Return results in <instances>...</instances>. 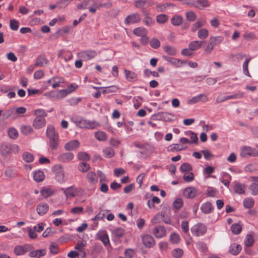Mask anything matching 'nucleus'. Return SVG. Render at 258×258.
Here are the masks:
<instances>
[{
	"label": "nucleus",
	"mask_w": 258,
	"mask_h": 258,
	"mask_svg": "<svg viewBox=\"0 0 258 258\" xmlns=\"http://www.w3.org/2000/svg\"><path fill=\"white\" fill-rule=\"evenodd\" d=\"M46 136L49 139V146L52 150L57 149L59 144L58 135L56 133L54 127L49 124L46 130Z\"/></svg>",
	"instance_id": "nucleus-1"
},
{
	"label": "nucleus",
	"mask_w": 258,
	"mask_h": 258,
	"mask_svg": "<svg viewBox=\"0 0 258 258\" xmlns=\"http://www.w3.org/2000/svg\"><path fill=\"white\" fill-rule=\"evenodd\" d=\"M76 124L81 128L94 129L100 126L99 123L95 121H90L84 118L76 119L74 121Z\"/></svg>",
	"instance_id": "nucleus-2"
},
{
	"label": "nucleus",
	"mask_w": 258,
	"mask_h": 258,
	"mask_svg": "<svg viewBox=\"0 0 258 258\" xmlns=\"http://www.w3.org/2000/svg\"><path fill=\"white\" fill-rule=\"evenodd\" d=\"M97 55V52L95 50L88 49L82 51L77 53V56L84 61H87L95 58Z\"/></svg>",
	"instance_id": "nucleus-3"
},
{
	"label": "nucleus",
	"mask_w": 258,
	"mask_h": 258,
	"mask_svg": "<svg viewBox=\"0 0 258 258\" xmlns=\"http://www.w3.org/2000/svg\"><path fill=\"white\" fill-rule=\"evenodd\" d=\"M33 249L34 247L33 246L29 244H25L16 246L14 251L16 255H22Z\"/></svg>",
	"instance_id": "nucleus-4"
},
{
	"label": "nucleus",
	"mask_w": 258,
	"mask_h": 258,
	"mask_svg": "<svg viewBox=\"0 0 258 258\" xmlns=\"http://www.w3.org/2000/svg\"><path fill=\"white\" fill-rule=\"evenodd\" d=\"M63 190V193L67 198H72L76 197L78 195H82L83 194V189L82 188H75L73 186H70L66 189H62Z\"/></svg>",
	"instance_id": "nucleus-5"
},
{
	"label": "nucleus",
	"mask_w": 258,
	"mask_h": 258,
	"mask_svg": "<svg viewBox=\"0 0 258 258\" xmlns=\"http://www.w3.org/2000/svg\"><path fill=\"white\" fill-rule=\"evenodd\" d=\"M240 156L244 158L248 156L256 157L258 156V151L249 146H243L241 149Z\"/></svg>",
	"instance_id": "nucleus-6"
},
{
	"label": "nucleus",
	"mask_w": 258,
	"mask_h": 258,
	"mask_svg": "<svg viewBox=\"0 0 258 258\" xmlns=\"http://www.w3.org/2000/svg\"><path fill=\"white\" fill-rule=\"evenodd\" d=\"M206 231L207 227L202 223L195 224L191 228L192 234L196 236L203 235L206 233Z\"/></svg>",
	"instance_id": "nucleus-7"
},
{
	"label": "nucleus",
	"mask_w": 258,
	"mask_h": 258,
	"mask_svg": "<svg viewBox=\"0 0 258 258\" xmlns=\"http://www.w3.org/2000/svg\"><path fill=\"white\" fill-rule=\"evenodd\" d=\"M96 239L100 240L105 246L110 244L108 236L106 230H100L96 234Z\"/></svg>",
	"instance_id": "nucleus-8"
},
{
	"label": "nucleus",
	"mask_w": 258,
	"mask_h": 258,
	"mask_svg": "<svg viewBox=\"0 0 258 258\" xmlns=\"http://www.w3.org/2000/svg\"><path fill=\"white\" fill-rule=\"evenodd\" d=\"M183 4L190 5L200 10L210 6V4L208 0H197L192 3L184 2Z\"/></svg>",
	"instance_id": "nucleus-9"
},
{
	"label": "nucleus",
	"mask_w": 258,
	"mask_h": 258,
	"mask_svg": "<svg viewBox=\"0 0 258 258\" xmlns=\"http://www.w3.org/2000/svg\"><path fill=\"white\" fill-rule=\"evenodd\" d=\"M74 158V155L71 152L62 153L57 156L58 161L62 163H69Z\"/></svg>",
	"instance_id": "nucleus-10"
},
{
	"label": "nucleus",
	"mask_w": 258,
	"mask_h": 258,
	"mask_svg": "<svg viewBox=\"0 0 258 258\" xmlns=\"http://www.w3.org/2000/svg\"><path fill=\"white\" fill-rule=\"evenodd\" d=\"M141 20V16L138 13H133L125 18L124 23L126 25L137 23L140 22Z\"/></svg>",
	"instance_id": "nucleus-11"
},
{
	"label": "nucleus",
	"mask_w": 258,
	"mask_h": 258,
	"mask_svg": "<svg viewBox=\"0 0 258 258\" xmlns=\"http://www.w3.org/2000/svg\"><path fill=\"white\" fill-rule=\"evenodd\" d=\"M153 233L157 238H161L166 235V230L163 226H157L153 230Z\"/></svg>",
	"instance_id": "nucleus-12"
},
{
	"label": "nucleus",
	"mask_w": 258,
	"mask_h": 258,
	"mask_svg": "<svg viewBox=\"0 0 258 258\" xmlns=\"http://www.w3.org/2000/svg\"><path fill=\"white\" fill-rule=\"evenodd\" d=\"M142 241L144 245L148 248L153 247L155 244L154 238L149 234L145 235L142 237Z\"/></svg>",
	"instance_id": "nucleus-13"
},
{
	"label": "nucleus",
	"mask_w": 258,
	"mask_h": 258,
	"mask_svg": "<svg viewBox=\"0 0 258 258\" xmlns=\"http://www.w3.org/2000/svg\"><path fill=\"white\" fill-rule=\"evenodd\" d=\"M80 146V143L78 140H71L67 142L64 146V149L68 151L75 150Z\"/></svg>",
	"instance_id": "nucleus-14"
},
{
	"label": "nucleus",
	"mask_w": 258,
	"mask_h": 258,
	"mask_svg": "<svg viewBox=\"0 0 258 258\" xmlns=\"http://www.w3.org/2000/svg\"><path fill=\"white\" fill-rule=\"evenodd\" d=\"M46 124V120L42 116H37L33 120V126L35 129H39Z\"/></svg>",
	"instance_id": "nucleus-15"
},
{
	"label": "nucleus",
	"mask_w": 258,
	"mask_h": 258,
	"mask_svg": "<svg viewBox=\"0 0 258 258\" xmlns=\"http://www.w3.org/2000/svg\"><path fill=\"white\" fill-rule=\"evenodd\" d=\"M48 64V60L44 55L38 56L36 60L34 67H43Z\"/></svg>",
	"instance_id": "nucleus-16"
},
{
	"label": "nucleus",
	"mask_w": 258,
	"mask_h": 258,
	"mask_svg": "<svg viewBox=\"0 0 258 258\" xmlns=\"http://www.w3.org/2000/svg\"><path fill=\"white\" fill-rule=\"evenodd\" d=\"M197 193L196 189L193 187H188L184 189L183 195L186 198L192 199L196 197Z\"/></svg>",
	"instance_id": "nucleus-17"
},
{
	"label": "nucleus",
	"mask_w": 258,
	"mask_h": 258,
	"mask_svg": "<svg viewBox=\"0 0 258 258\" xmlns=\"http://www.w3.org/2000/svg\"><path fill=\"white\" fill-rule=\"evenodd\" d=\"M134 6L136 8L140 9L142 10L151 6V4L148 0H138L135 2Z\"/></svg>",
	"instance_id": "nucleus-18"
},
{
	"label": "nucleus",
	"mask_w": 258,
	"mask_h": 258,
	"mask_svg": "<svg viewBox=\"0 0 258 258\" xmlns=\"http://www.w3.org/2000/svg\"><path fill=\"white\" fill-rule=\"evenodd\" d=\"M208 98L206 95L204 94H201L198 96L192 97L190 100L188 101L189 104H194L199 101L206 102L208 101Z\"/></svg>",
	"instance_id": "nucleus-19"
},
{
	"label": "nucleus",
	"mask_w": 258,
	"mask_h": 258,
	"mask_svg": "<svg viewBox=\"0 0 258 258\" xmlns=\"http://www.w3.org/2000/svg\"><path fill=\"white\" fill-rule=\"evenodd\" d=\"M49 209V206L45 203H41L39 204L36 208V211L40 216L45 214Z\"/></svg>",
	"instance_id": "nucleus-20"
},
{
	"label": "nucleus",
	"mask_w": 258,
	"mask_h": 258,
	"mask_svg": "<svg viewBox=\"0 0 258 258\" xmlns=\"http://www.w3.org/2000/svg\"><path fill=\"white\" fill-rule=\"evenodd\" d=\"M169 115H171V114H169L167 112H161L153 115L152 117L157 119H163L164 121H170L171 120V118H169Z\"/></svg>",
	"instance_id": "nucleus-21"
},
{
	"label": "nucleus",
	"mask_w": 258,
	"mask_h": 258,
	"mask_svg": "<svg viewBox=\"0 0 258 258\" xmlns=\"http://www.w3.org/2000/svg\"><path fill=\"white\" fill-rule=\"evenodd\" d=\"M76 89V87H74L73 89L69 90V89H65L59 90L56 95V99H62L66 97L68 94L72 93Z\"/></svg>",
	"instance_id": "nucleus-22"
},
{
	"label": "nucleus",
	"mask_w": 258,
	"mask_h": 258,
	"mask_svg": "<svg viewBox=\"0 0 258 258\" xmlns=\"http://www.w3.org/2000/svg\"><path fill=\"white\" fill-rule=\"evenodd\" d=\"M213 207L210 202H206L202 205L201 207V211L205 214H209L212 212Z\"/></svg>",
	"instance_id": "nucleus-23"
},
{
	"label": "nucleus",
	"mask_w": 258,
	"mask_h": 258,
	"mask_svg": "<svg viewBox=\"0 0 258 258\" xmlns=\"http://www.w3.org/2000/svg\"><path fill=\"white\" fill-rule=\"evenodd\" d=\"M133 33L137 36L143 37L147 36L148 31L144 27H138L134 30Z\"/></svg>",
	"instance_id": "nucleus-24"
},
{
	"label": "nucleus",
	"mask_w": 258,
	"mask_h": 258,
	"mask_svg": "<svg viewBox=\"0 0 258 258\" xmlns=\"http://www.w3.org/2000/svg\"><path fill=\"white\" fill-rule=\"evenodd\" d=\"M126 79L130 82H134L137 80V75L132 71L124 70Z\"/></svg>",
	"instance_id": "nucleus-25"
},
{
	"label": "nucleus",
	"mask_w": 258,
	"mask_h": 258,
	"mask_svg": "<svg viewBox=\"0 0 258 258\" xmlns=\"http://www.w3.org/2000/svg\"><path fill=\"white\" fill-rule=\"evenodd\" d=\"M241 250V246L240 244L233 243L230 245L229 251L234 255H237L239 253Z\"/></svg>",
	"instance_id": "nucleus-26"
},
{
	"label": "nucleus",
	"mask_w": 258,
	"mask_h": 258,
	"mask_svg": "<svg viewBox=\"0 0 258 258\" xmlns=\"http://www.w3.org/2000/svg\"><path fill=\"white\" fill-rule=\"evenodd\" d=\"M246 186L244 184L236 183L234 186L235 192L238 194H245Z\"/></svg>",
	"instance_id": "nucleus-27"
},
{
	"label": "nucleus",
	"mask_w": 258,
	"mask_h": 258,
	"mask_svg": "<svg viewBox=\"0 0 258 258\" xmlns=\"http://www.w3.org/2000/svg\"><path fill=\"white\" fill-rule=\"evenodd\" d=\"M164 51L168 55L175 56L177 53L176 48L172 46L165 45L163 46Z\"/></svg>",
	"instance_id": "nucleus-28"
},
{
	"label": "nucleus",
	"mask_w": 258,
	"mask_h": 258,
	"mask_svg": "<svg viewBox=\"0 0 258 258\" xmlns=\"http://www.w3.org/2000/svg\"><path fill=\"white\" fill-rule=\"evenodd\" d=\"M0 153L4 156H7L10 154V144H2L0 146Z\"/></svg>",
	"instance_id": "nucleus-29"
},
{
	"label": "nucleus",
	"mask_w": 258,
	"mask_h": 258,
	"mask_svg": "<svg viewBox=\"0 0 258 258\" xmlns=\"http://www.w3.org/2000/svg\"><path fill=\"white\" fill-rule=\"evenodd\" d=\"M91 4V5L88 7L89 12L92 14H95L97 10L100 9L99 3L98 1L92 0Z\"/></svg>",
	"instance_id": "nucleus-30"
},
{
	"label": "nucleus",
	"mask_w": 258,
	"mask_h": 258,
	"mask_svg": "<svg viewBox=\"0 0 258 258\" xmlns=\"http://www.w3.org/2000/svg\"><path fill=\"white\" fill-rule=\"evenodd\" d=\"M203 42L204 41H199L197 40L191 41L188 44V47L192 51L198 50L201 47Z\"/></svg>",
	"instance_id": "nucleus-31"
},
{
	"label": "nucleus",
	"mask_w": 258,
	"mask_h": 258,
	"mask_svg": "<svg viewBox=\"0 0 258 258\" xmlns=\"http://www.w3.org/2000/svg\"><path fill=\"white\" fill-rule=\"evenodd\" d=\"M224 40V37L222 36L216 37H210L209 41L214 47L218 44L222 42Z\"/></svg>",
	"instance_id": "nucleus-32"
},
{
	"label": "nucleus",
	"mask_w": 258,
	"mask_h": 258,
	"mask_svg": "<svg viewBox=\"0 0 258 258\" xmlns=\"http://www.w3.org/2000/svg\"><path fill=\"white\" fill-rule=\"evenodd\" d=\"M87 178L88 182L91 184H95L97 182L98 177L93 172H89L87 173Z\"/></svg>",
	"instance_id": "nucleus-33"
},
{
	"label": "nucleus",
	"mask_w": 258,
	"mask_h": 258,
	"mask_svg": "<svg viewBox=\"0 0 258 258\" xmlns=\"http://www.w3.org/2000/svg\"><path fill=\"white\" fill-rule=\"evenodd\" d=\"M44 177L45 176L43 172L40 170H38L33 174L34 180L37 182L43 181L44 179Z\"/></svg>",
	"instance_id": "nucleus-34"
},
{
	"label": "nucleus",
	"mask_w": 258,
	"mask_h": 258,
	"mask_svg": "<svg viewBox=\"0 0 258 258\" xmlns=\"http://www.w3.org/2000/svg\"><path fill=\"white\" fill-rule=\"evenodd\" d=\"M103 153L106 158H112L114 155V150L110 147H107L103 149Z\"/></svg>",
	"instance_id": "nucleus-35"
},
{
	"label": "nucleus",
	"mask_w": 258,
	"mask_h": 258,
	"mask_svg": "<svg viewBox=\"0 0 258 258\" xmlns=\"http://www.w3.org/2000/svg\"><path fill=\"white\" fill-rule=\"evenodd\" d=\"M20 130L21 133L25 136H28L33 133V130L30 125H22Z\"/></svg>",
	"instance_id": "nucleus-36"
},
{
	"label": "nucleus",
	"mask_w": 258,
	"mask_h": 258,
	"mask_svg": "<svg viewBox=\"0 0 258 258\" xmlns=\"http://www.w3.org/2000/svg\"><path fill=\"white\" fill-rule=\"evenodd\" d=\"M254 203V201L251 198H246L244 199L243 202V205L246 209L251 208L253 206Z\"/></svg>",
	"instance_id": "nucleus-37"
},
{
	"label": "nucleus",
	"mask_w": 258,
	"mask_h": 258,
	"mask_svg": "<svg viewBox=\"0 0 258 258\" xmlns=\"http://www.w3.org/2000/svg\"><path fill=\"white\" fill-rule=\"evenodd\" d=\"M183 21V18L181 16H174L171 19V24L174 26H179Z\"/></svg>",
	"instance_id": "nucleus-38"
},
{
	"label": "nucleus",
	"mask_w": 258,
	"mask_h": 258,
	"mask_svg": "<svg viewBox=\"0 0 258 258\" xmlns=\"http://www.w3.org/2000/svg\"><path fill=\"white\" fill-rule=\"evenodd\" d=\"M95 138L100 141H104L107 140V135L105 132L100 131L95 133Z\"/></svg>",
	"instance_id": "nucleus-39"
},
{
	"label": "nucleus",
	"mask_w": 258,
	"mask_h": 258,
	"mask_svg": "<svg viewBox=\"0 0 258 258\" xmlns=\"http://www.w3.org/2000/svg\"><path fill=\"white\" fill-rule=\"evenodd\" d=\"M162 58L164 60L170 62L171 64L175 65V66H177L178 67H180L179 59H177L176 58L169 57L167 56H163Z\"/></svg>",
	"instance_id": "nucleus-40"
},
{
	"label": "nucleus",
	"mask_w": 258,
	"mask_h": 258,
	"mask_svg": "<svg viewBox=\"0 0 258 258\" xmlns=\"http://www.w3.org/2000/svg\"><path fill=\"white\" fill-rule=\"evenodd\" d=\"M198 36L200 39H206L209 36V32L206 29H201L198 32Z\"/></svg>",
	"instance_id": "nucleus-41"
},
{
	"label": "nucleus",
	"mask_w": 258,
	"mask_h": 258,
	"mask_svg": "<svg viewBox=\"0 0 258 258\" xmlns=\"http://www.w3.org/2000/svg\"><path fill=\"white\" fill-rule=\"evenodd\" d=\"M231 229L232 232L234 234H238L240 233L242 230L241 226L237 224L234 223L231 226Z\"/></svg>",
	"instance_id": "nucleus-42"
},
{
	"label": "nucleus",
	"mask_w": 258,
	"mask_h": 258,
	"mask_svg": "<svg viewBox=\"0 0 258 258\" xmlns=\"http://www.w3.org/2000/svg\"><path fill=\"white\" fill-rule=\"evenodd\" d=\"M23 159L27 163H30L34 160L33 155L29 152H24L23 154Z\"/></svg>",
	"instance_id": "nucleus-43"
},
{
	"label": "nucleus",
	"mask_w": 258,
	"mask_h": 258,
	"mask_svg": "<svg viewBox=\"0 0 258 258\" xmlns=\"http://www.w3.org/2000/svg\"><path fill=\"white\" fill-rule=\"evenodd\" d=\"M183 254V250L178 248L174 249L171 252L172 255L175 258H180L182 256Z\"/></svg>",
	"instance_id": "nucleus-44"
},
{
	"label": "nucleus",
	"mask_w": 258,
	"mask_h": 258,
	"mask_svg": "<svg viewBox=\"0 0 258 258\" xmlns=\"http://www.w3.org/2000/svg\"><path fill=\"white\" fill-rule=\"evenodd\" d=\"M149 42L151 47L154 49H157L160 46V41L156 38H152Z\"/></svg>",
	"instance_id": "nucleus-45"
},
{
	"label": "nucleus",
	"mask_w": 258,
	"mask_h": 258,
	"mask_svg": "<svg viewBox=\"0 0 258 258\" xmlns=\"http://www.w3.org/2000/svg\"><path fill=\"white\" fill-rule=\"evenodd\" d=\"M196 246L198 249L202 252H205L208 250L206 243L203 242L199 241L196 243Z\"/></svg>",
	"instance_id": "nucleus-46"
},
{
	"label": "nucleus",
	"mask_w": 258,
	"mask_h": 258,
	"mask_svg": "<svg viewBox=\"0 0 258 258\" xmlns=\"http://www.w3.org/2000/svg\"><path fill=\"white\" fill-rule=\"evenodd\" d=\"M77 157L80 160L89 161L90 156L85 152H80L78 153Z\"/></svg>",
	"instance_id": "nucleus-47"
},
{
	"label": "nucleus",
	"mask_w": 258,
	"mask_h": 258,
	"mask_svg": "<svg viewBox=\"0 0 258 258\" xmlns=\"http://www.w3.org/2000/svg\"><path fill=\"white\" fill-rule=\"evenodd\" d=\"M168 20V16L165 14H160L156 17V21L158 23L164 24Z\"/></svg>",
	"instance_id": "nucleus-48"
},
{
	"label": "nucleus",
	"mask_w": 258,
	"mask_h": 258,
	"mask_svg": "<svg viewBox=\"0 0 258 258\" xmlns=\"http://www.w3.org/2000/svg\"><path fill=\"white\" fill-rule=\"evenodd\" d=\"M19 26V22L15 19H12L10 21V28L14 31H16L18 29Z\"/></svg>",
	"instance_id": "nucleus-49"
},
{
	"label": "nucleus",
	"mask_w": 258,
	"mask_h": 258,
	"mask_svg": "<svg viewBox=\"0 0 258 258\" xmlns=\"http://www.w3.org/2000/svg\"><path fill=\"white\" fill-rule=\"evenodd\" d=\"M191 170H192V167L187 163H183L180 166V171L181 172H186V171L188 172Z\"/></svg>",
	"instance_id": "nucleus-50"
},
{
	"label": "nucleus",
	"mask_w": 258,
	"mask_h": 258,
	"mask_svg": "<svg viewBox=\"0 0 258 258\" xmlns=\"http://www.w3.org/2000/svg\"><path fill=\"white\" fill-rule=\"evenodd\" d=\"M184 180L186 182H191L194 179V175L192 172H185L183 176Z\"/></svg>",
	"instance_id": "nucleus-51"
},
{
	"label": "nucleus",
	"mask_w": 258,
	"mask_h": 258,
	"mask_svg": "<svg viewBox=\"0 0 258 258\" xmlns=\"http://www.w3.org/2000/svg\"><path fill=\"white\" fill-rule=\"evenodd\" d=\"M249 189L251 191L252 195L254 196L258 195L257 183L253 182L249 186Z\"/></svg>",
	"instance_id": "nucleus-52"
},
{
	"label": "nucleus",
	"mask_w": 258,
	"mask_h": 258,
	"mask_svg": "<svg viewBox=\"0 0 258 258\" xmlns=\"http://www.w3.org/2000/svg\"><path fill=\"white\" fill-rule=\"evenodd\" d=\"M186 135L190 136V139L191 140V141H190V143H197L198 138L196 134L189 131L186 132Z\"/></svg>",
	"instance_id": "nucleus-53"
},
{
	"label": "nucleus",
	"mask_w": 258,
	"mask_h": 258,
	"mask_svg": "<svg viewBox=\"0 0 258 258\" xmlns=\"http://www.w3.org/2000/svg\"><path fill=\"white\" fill-rule=\"evenodd\" d=\"M164 215L162 214H157L152 220V222L153 224L160 223L162 221V219L164 218Z\"/></svg>",
	"instance_id": "nucleus-54"
},
{
	"label": "nucleus",
	"mask_w": 258,
	"mask_h": 258,
	"mask_svg": "<svg viewBox=\"0 0 258 258\" xmlns=\"http://www.w3.org/2000/svg\"><path fill=\"white\" fill-rule=\"evenodd\" d=\"M173 207L176 210H179L183 206V201L181 198L176 199L173 203Z\"/></svg>",
	"instance_id": "nucleus-55"
},
{
	"label": "nucleus",
	"mask_w": 258,
	"mask_h": 258,
	"mask_svg": "<svg viewBox=\"0 0 258 258\" xmlns=\"http://www.w3.org/2000/svg\"><path fill=\"white\" fill-rule=\"evenodd\" d=\"M113 234L115 236L120 238L123 236L124 234V230L121 228H118L113 230Z\"/></svg>",
	"instance_id": "nucleus-56"
},
{
	"label": "nucleus",
	"mask_w": 258,
	"mask_h": 258,
	"mask_svg": "<svg viewBox=\"0 0 258 258\" xmlns=\"http://www.w3.org/2000/svg\"><path fill=\"white\" fill-rule=\"evenodd\" d=\"M186 17L189 21L193 22L196 20L197 15L193 11H189L186 13Z\"/></svg>",
	"instance_id": "nucleus-57"
},
{
	"label": "nucleus",
	"mask_w": 258,
	"mask_h": 258,
	"mask_svg": "<svg viewBox=\"0 0 258 258\" xmlns=\"http://www.w3.org/2000/svg\"><path fill=\"white\" fill-rule=\"evenodd\" d=\"M40 192L45 198H47L53 194V191L49 188H43L41 190Z\"/></svg>",
	"instance_id": "nucleus-58"
},
{
	"label": "nucleus",
	"mask_w": 258,
	"mask_h": 258,
	"mask_svg": "<svg viewBox=\"0 0 258 258\" xmlns=\"http://www.w3.org/2000/svg\"><path fill=\"white\" fill-rule=\"evenodd\" d=\"M244 93L242 92H238L234 94L231 95L226 96L227 100L233 99H239L243 97Z\"/></svg>",
	"instance_id": "nucleus-59"
},
{
	"label": "nucleus",
	"mask_w": 258,
	"mask_h": 258,
	"mask_svg": "<svg viewBox=\"0 0 258 258\" xmlns=\"http://www.w3.org/2000/svg\"><path fill=\"white\" fill-rule=\"evenodd\" d=\"M8 135L10 138L15 139L18 137V132L16 129L11 128L8 131Z\"/></svg>",
	"instance_id": "nucleus-60"
},
{
	"label": "nucleus",
	"mask_w": 258,
	"mask_h": 258,
	"mask_svg": "<svg viewBox=\"0 0 258 258\" xmlns=\"http://www.w3.org/2000/svg\"><path fill=\"white\" fill-rule=\"evenodd\" d=\"M180 240V236L178 234L173 233L170 235V241L173 243H177Z\"/></svg>",
	"instance_id": "nucleus-61"
},
{
	"label": "nucleus",
	"mask_w": 258,
	"mask_h": 258,
	"mask_svg": "<svg viewBox=\"0 0 258 258\" xmlns=\"http://www.w3.org/2000/svg\"><path fill=\"white\" fill-rule=\"evenodd\" d=\"M79 168L80 171L85 172L89 170L90 168V166L87 163L82 162L79 164Z\"/></svg>",
	"instance_id": "nucleus-62"
},
{
	"label": "nucleus",
	"mask_w": 258,
	"mask_h": 258,
	"mask_svg": "<svg viewBox=\"0 0 258 258\" xmlns=\"http://www.w3.org/2000/svg\"><path fill=\"white\" fill-rule=\"evenodd\" d=\"M143 23L146 26H151L155 23V21L150 17H147L144 18Z\"/></svg>",
	"instance_id": "nucleus-63"
},
{
	"label": "nucleus",
	"mask_w": 258,
	"mask_h": 258,
	"mask_svg": "<svg viewBox=\"0 0 258 258\" xmlns=\"http://www.w3.org/2000/svg\"><path fill=\"white\" fill-rule=\"evenodd\" d=\"M135 251L132 248L126 249L124 251V255L126 258H133Z\"/></svg>",
	"instance_id": "nucleus-64"
}]
</instances>
